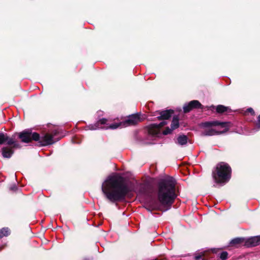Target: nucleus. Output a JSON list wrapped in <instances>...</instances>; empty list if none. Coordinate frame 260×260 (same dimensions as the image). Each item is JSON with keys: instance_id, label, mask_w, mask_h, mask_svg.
<instances>
[{"instance_id": "8", "label": "nucleus", "mask_w": 260, "mask_h": 260, "mask_svg": "<svg viewBox=\"0 0 260 260\" xmlns=\"http://www.w3.org/2000/svg\"><path fill=\"white\" fill-rule=\"evenodd\" d=\"M193 108H202V105L198 101L193 100L184 106L183 110L185 113H187Z\"/></svg>"}, {"instance_id": "7", "label": "nucleus", "mask_w": 260, "mask_h": 260, "mask_svg": "<svg viewBox=\"0 0 260 260\" xmlns=\"http://www.w3.org/2000/svg\"><path fill=\"white\" fill-rule=\"evenodd\" d=\"M167 124L165 121L161 122L159 124H152L147 127L148 133L153 137H159L160 135V128Z\"/></svg>"}, {"instance_id": "9", "label": "nucleus", "mask_w": 260, "mask_h": 260, "mask_svg": "<svg viewBox=\"0 0 260 260\" xmlns=\"http://www.w3.org/2000/svg\"><path fill=\"white\" fill-rule=\"evenodd\" d=\"M260 242V237L255 236L248 239L245 238V246L246 247H254L258 245Z\"/></svg>"}, {"instance_id": "20", "label": "nucleus", "mask_w": 260, "mask_h": 260, "mask_svg": "<svg viewBox=\"0 0 260 260\" xmlns=\"http://www.w3.org/2000/svg\"><path fill=\"white\" fill-rule=\"evenodd\" d=\"M256 126L258 127V129H260V115L258 116L257 118V122L256 123Z\"/></svg>"}, {"instance_id": "25", "label": "nucleus", "mask_w": 260, "mask_h": 260, "mask_svg": "<svg viewBox=\"0 0 260 260\" xmlns=\"http://www.w3.org/2000/svg\"><path fill=\"white\" fill-rule=\"evenodd\" d=\"M3 247H0V250L2 249Z\"/></svg>"}, {"instance_id": "21", "label": "nucleus", "mask_w": 260, "mask_h": 260, "mask_svg": "<svg viewBox=\"0 0 260 260\" xmlns=\"http://www.w3.org/2000/svg\"><path fill=\"white\" fill-rule=\"evenodd\" d=\"M247 111L249 112H250L252 115L254 114V112L251 108H248Z\"/></svg>"}, {"instance_id": "3", "label": "nucleus", "mask_w": 260, "mask_h": 260, "mask_svg": "<svg viewBox=\"0 0 260 260\" xmlns=\"http://www.w3.org/2000/svg\"><path fill=\"white\" fill-rule=\"evenodd\" d=\"M140 121V118L138 114H133L129 116L127 119L124 121L109 123L107 119L103 118L100 119L94 124H90L87 127L89 129L95 130L97 129H115L118 127H126L131 125H134Z\"/></svg>"}, {"instance_id": "23", "label": "nucleus", "mask_w": 260, "mask_h": 260, "mask_svg": "<svg viewBox=\"0 0 260 260\" xmlns=\"http://www.w3.org/2000/svg\"><path fill=\"white\" fill-rule=\"evenodd\" d=\"M201 258L200 255H197L195 256L196 260H199Z\"/></svg>"}, {"instance_id": "14", "label": "nucleus", "mask_w": 260, "mask_h": 260, "mask_svg": "<svg viewBox=\"0 0 260 260\" xmlns=\"http://www.w3.org/2000/svg\"><path fill=\"white\" fill-rule=\"evenodd\" d=\"M188 140V138L185 135H180L177 139V143L180 145H185Z\"/></svg>"}, {"instance_id": "19", "label": "nucleus", "mask_w": 260, "mask_h": 260, "mask_svg": "<svg viewBox=\"0 0 260 260\" xmlns=\"http://www.w3.org/2000/svg\"><path fill=\"white\" fill-rule=\"evenodd\" d=\"M228 253L226 251H223L219 254V257L221 260H226L228 258Z\"/></svg>"}, {"instance_id": "11", "label": "nucleus", "mask_w": 260, "mask_h": 260, "mask_svg": "<svg viewBox=\"0 0 260 260\" xmlns=\"http://www.w3.org/2000/svg\"><path fill=\"white\" fill-rule=\"evenodd\" d=\"M173 112L172 110L162 111L160 112V116L158 118L159 119H168L171 117Z\"/></svg>"}, {"instance_id": "24", "label": "nucleus", "mask_w": 260, "mask_h": 260, "mask_svg": "<svg viewBox=\"0 0 260 260\" xmlns=\"http://www.w3.org/2000/svg\"><path fill=\"white\" fill-rule=\"evenodd\" d=\"M156 209V207H152V210Z\"/></svg>"}, {"instance_id": "13", "label": "nucleus", "mask_w": 260, "mask_h": 260, "mask_svg": "<svg viewBox=\"0 0 260 260\" xmlns=\"http://www.w3.org/2000/svg\"><path fill=\"white\" fill-rule=\"evenodd\" d=\"M230 244L232 245H244L245 246V238H236L233 239Z\"/></svg>"}, {"instance_id": "10", "label": "nucleus", "mask_w": 260, "mask_h": 260, "mask_svg": "<svg viewBox=\"0 0 260 260\" xmlns=\"http://www.w3.org/2000/svg\"><path fill=\"white\" fill-rule=\"evenodd\" d=\"M171 128L167 127L163 132L162 134L164 135H166L169 134L171 133V132L178 127L179 126V119L177 117H173L172 123H171Z\"/></svg>"}, {"instance_id": "6", "label": "nucleus", "mask_w": 260, "mask_h": 260, "mask_svg": "<svg viewBox=\"0 0 260 260\" xmlns=\"http://www.w3.org/2000/svg\"><path fill=\"white\" fill-rule=\"evenodd\" d=\"M231 169L226 163L221 162L217 165L212 172L213 178L217 183L228 182L231 178Z\"/></svg>"}, {"instance_id": "15", "label": "nucleus", "mask_w": 260, "mask_h": 260, "mask_svg": "<svg viewBox=\"0 0 260 260\" xmlns=\"http://www.w3.org/2000/svg\"><path fill=\"white\" fill-rule=\"evenodd\" d=\"M10 234V232L8 228H3L0 231V239L4 236H8Z\"/></svg>"}, {"instance_id": "1", "label": "nucleus", "mask_w": 260, "mask_h": 260, "mask_svg": "<svg viewBox=\"0 0 260 260\" xmlns=\"http://www.w3.org/2000/svg\"><path fill=\"white\" fill-rule=\"evenodd\" d=\"M102 190L107 199L112 203L123 200L129 191L124 178L115 174L106 178L102 184Z\"/></svg>"}, {"instance_id": "12", "label": "nucleus", "mask_w": 260, "mask_h": 260, "mask_svg": "<svg viewBox=\"0 0 260 260\" xmlns=\"http://www.w3.org/2000/svg\"><path fill=\"white\" fill-rule=\"evenodd\" d=\"M13 153V151L10 148L6 147L2 149V154L4 157L10 158Z\"/></svg>"}, {"instance_id": "17", "label": "nucleus", "mask_w": 260, "mask_h": 260, "mask_svg": "<svg viewBox=\"0 0 260 260\" xmlns=\"http://www.w3.org/2000/svg\"><path fill=\"white\" fill-rule=\"evenodd\" d=\"M228 110V107H226L223 105H218L216 107V111L218 113H222L225 111H226Z\"/></svg>"}, {"instance_id": "2", "label": "nucleus", "mask_w": 260, "mask_h": 260, "mask_svg": "<svg viewBox=\"0 0 260 260\" xmlns=\"http://www.w3.org/2000/svg\"><path fill=\"white\" fill-rule=\"evenodd\" d=\"M176 184V180L171 177H167L158 183L157 196L161 204L171 205L173 203L177 197Z\"/></svg>"}, {"instance_id": "22", "label": "nucleus", "mask_w": 260, "mask_h": 260, "mask_svg": "<svg viewBox=\"0 0 260 260\" xmlns=\"http://www.w3.org/2000/svg\"><path fill=\"white\" fill-rule=\"evenodd\" d=\"M16 189H17V187L15 185L12 186L10 187V189L12 190H16Z\"/></svg>"}, {"instance_id": "5", "label": "nucleus", "mask_w": 260, "mask_h": 260, "mask_svg": "<svg viewBox=\"0 0 260 260\" xmlns=\"http://www.w3.org/2000/svg\"><path fill=\"white\" fill-rule=\"evenodd\" d=\"M53 135L46 134L43 136L40 137L39 134L37 133H31L30 129H26L19 134V137L21 141L24 143H28L31 140L36 141H39L42 146H47L53 144L54 141L53 139Z\"/></svg>"}, {"instance_id": "4", "label": "nucleus", "mask_w": 260, "mask_h": 260, "mask_svg": "<svg viewBox=\"0 0 260 260\" xmlns=\"http://www.w3.org/2000/svg\"><path fill=\"white\" fill-rule=\"evenodd\" d=\"M228 122H219L214 121L206 122L200 125L201 135L202 136H211L220 134L226 132L228 129Z\"/></svg>"}, {"instance_id": "16", "label": "nucleus", "mask_w": 260, "mask_h": 260, "mask_svg": "<svg viewBox=\"0 0 260 260\" xmlns=\"http://www.w3.org/2000/svg\"><path fill=\"white\" fill-rule=\"evenodd\" d=\"M6 142L9 145H13L14 147H19V144L16 143L14 139L13 138H9L7 135Z\"/></svg>"}, {"instance_id": "18", "label": "nucleus", "mask_w": 260, "mask_h": 260, "mask_svg": "<svg viewBox=\"0 0 260 260\" xmlns=\"http://www.w3.org/2000/svg\"><path fill=\"white\" fill-rule=\"evenodd\" d=\"M7 140V134H4L3 133H0V144H2L5 142H6Z\"/></svg>"}]
</instances>
